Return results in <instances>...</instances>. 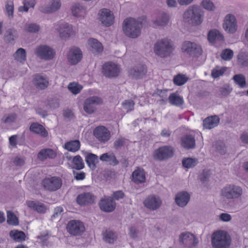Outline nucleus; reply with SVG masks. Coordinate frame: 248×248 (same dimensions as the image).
<instances>
[{"label":"nucleus","instance_id":"nucleus-57","mask_svg":"<svg viewBox=\"0 0 248 248\" xmlns=\"http://www.w3.org/2000/svg\"><path fill=\"white\" fill-rule=\"evenodd\" d=\"M217 152L221 154H224L226 152L225 145L221 142H217L215 144Z\"/></svg>","mask_w":248,"mask_h":248},{"label":"nucleus","instance_id":"nucleus-6","mask_svg":"<svg viewBox=\"0 0 248 248\" xmlns=\"http://www.w3.org/2000/svg\"><path fill=\"white\" fill-rule=\"evenodd\" d=\"M173 153L172 147L169 145L163 146L155 150L153 157L156 160L163 161L171 157Z\"/></svg>","mask_w":248,"mask_h":248},{"label":"nucleus","instance_id":"nucleus-52","mask_svg":"<svg viewBox=\"0 0 248 248\" xmlns=\"http://www.w3.org/2000/svg\"><path fill=\"white\" fill-rule=\"evenodd\" d=\"M16 119V115L15 113H12L3 116L1 120L4 123H11L14 122Z\"/></svg>","mask_w":248,"mask_h":248},{"label":"nucleus","instance_id":"nucleus-61","mask_svg":"<svg viewBox=\"0 0 248 248\" xmlns=\"http://www.w3.org/2000/svg\"><path fill=\"white\" fill-rule=\"evenodd\" d=\"M188 78H173L174 84L177 86H181L186 83Z\"/></svg>","mask_w":248,"mask_h":248},{"label":"nucleus","instance_id":"nucleus-62","mask_svg":"<svg viewBox=\"0 0 248 248\" xmlns=\"http://www.w3.org/2000/svg\"><path fill=\"white\" fill-rule=\"evenodd\" d=\"M234 83L239 85L241 88H244L246 86L245 78H233Z\"/></svg>","mask_w":248,"mask_h":248},{"label":"nucleus","instance_id":"nucleus-49","mask_svg":"<svg viewBox=\"0 0 248 248\" xmlns=\"http://www.w3.org/2000/svg\"><path fill=\"white\" fill-rule=\"evenodd\" d=\"M227 69L226 67L220 68L219 67H216L212 71L211 75L212 78H218L222 76L226 71Z\"/></svg>","mask_w":248,"mask_h":248},{"label":"nucleus","instance_id":"nucleus-7","mask_svg":"<svg viewBox=\"0 0 248 248\" xmlns=\"http://www.w3.org/2000/svg\"><path fill=\"white\" fill-rule=\"evenodd\" d=\"M55 27L62 39H67L74 34L73 26L67 23L62 21L58 22L55 24Z\"/></svg>","mask_w":248,"mask_h":248},{"label":"nucleus","instance_id":"nucleus-22","mask_svg":"<svg viewBox=\"0 0 248 248\" xmlns=\"http://www.w3.org/2000/svg\"><path fill=\"white\" fill-rule=\"evenodd\" d=\"M88 45L90 51L95 55H97L103 51V46L97 39L90 38L88 40Z\"/></svg>","mask_w":248,"mask_h":248},{"label":"nucleus","instance_id":"nucleus-29","mask_svg":"<svg viewBox=\"0 0 248 248\" xmlns=\"http://www.w3.org/2000/svg\"><path fill=\"white\" fill-rule=\"evenodd\" d=\"M94 197L91 193H84L78 195V204L87 205L94 202Z\"/></svg>","mask_w":248,"mask_h":248},{"label":"nucleus","instance_id":"nucleus-38","mask_svg":"<svg viewBox=\"0 0 248 248\" xmlns=\"http://www.w3.org/2000/svg\"><path fill=\"white\" fill-rule=\"evenodd\" d=\"M86 161L89 167L94 170L96 167V163L98 162V156L94 154H90L87 155Z\"/></svg>","mask_w":248,"mask_h":248},{"label":"nucleus","instance_id":"nucleus-45","mask_svg":"<svg viewBox=\"0 0 248 248\" xmlns=\"http://www.w3.org/2000/svg\"><path fill=\"white\" fill-rule=\"evenodd\" d=\"M24 29L28 32L36 33L40 30V27L36 23H27L25 25Z\"/></svg>","mask_w":248,"mask_h":248},{"label":"nucleus","instance_id":"nucleus-5","mask_svg":"<svg viewBox=\"0 0 248 248\" xmlns=\"http://www.w3.org/2000/svg\"><path fill=\"white\" fill-rule=\"evenodd\" d=\"M243 194V189L239 186L229 184L223 187L220 191V196L228 200L237 199Z\"/></svg>","mask_w":248,"mask_h":248},{"label":"nucleus","instance_id":"nucleus-64","mask_svg":"<svg viewBox=\"0 0 248 248\" xmlns=\"http://www.w3.org/2000/svg\"><path fill=\"white\" fill-rule=\"evenodd\" d=\"M124 193L122 191H117L113 194L114 198L116 200L122 199L124 197Z\"/></svg>","mask_w":248,"mask_h":248},{"label":"nucleus","instance_id":"nucleus-12","mask_svg":"<svg viewBox=\"0 0 248 248\" xmlns=\"http://www.w3.org/2000/svg\"><path fill=\"white\" fill-rule=\"evenodd\" d=\"M93 135L102 143L108 142L111 138L110 131L104 126H98L93 130Z\"/></svg>","mask_w":248,"mask_h":248},{"label":"nucleus","instance_id":"nucleus-46","mask_svg":"<svg viewBox=\"0 0 248 248\" xmlns=\"http://www.w3.org/2000/svg\"><path fill=\"white\" fill-rule=\"evenodd\" d=\"M64 148L67 150L75 152L78 151V140L67 142L64 144Z\"/></svg>","mask_w":248,"mask_h":248},{"label":"nucleus","instance_id":"nucleus-36","mask_svg":"<svg viewBox=\"0 0 248 248\" xmlns=\"http://www.w3.org/2000/svg\"><path fill=\"white\" fill-rule=\"evenodd\" d=\"M170 103L176 106H180L184 104V100L182 97L176 93H171L168 97Z\"/></svg>","mask_w":248,"mask_h":248},{"label":"nucleus","instance_id":"nucleus-47","mask_svg":"<svg viewBox=\"0 0 248 248\" xmlns=\"http://www.w3.org/2000/svg\"><path fill=\"white\" fill-rule=\"evenodd\" d=\"M233 56V51L230 48H226L223 50L221 53L220 57L225 61L231 60Z\"/></svg>","mask_w":248,"mask_h":248},{"label":"nucleus","instance_id":"nucleus-17","mask_svg":"<svg viewBox=\"0 0 248 248\" xmlns=\"http://www.w3.org/2000/svg\"><path fill=\"white\" fill-rule=\"evenodd\" d=\"M162 204L161 199L155 195H151L147 197L143 202L144 205L151 210H155L158 209Z\"/></svg>","mask_w":248,"mask_h":248},{"label":"nucleus","instance_id":"nucleus-33","mask_svg":"<svg viewBox=\"0 0 248 248\" xmlns=\"http://www.w3.org/2000/svg\"><path fill=\"white\" fill-rule=\"evenodd\" d=\"M5 12L9 19L14 17V3L13 0H6L5 1Z\"/></svg>","mask_w":248,"mask_h":248},{"label":"nucleus","instance_id":"nucleus-15","mask_svg":"<svg viewBox=\"0 0 248 248\" xmlns=\"http://www.w3.org/2000/svg\"><path fill=\"white\" fill-rule=\"evenodd\" d=\"M99 15V21L106 27H109L113 24L114 16L113 14L109 9L106 8L101 9Z\"/></svg>","mask_w":248,"mask_h":248},{"label":"nucleus","instance_id":"nucleus-25","mask_svg":"<svg viewBox=\"0 0 248 248\" xmlns=\"http://www.w3.org/2000/svg\"><path fill=\"white\" fill-rule=\"evenodd\" d=\"M132 180L136 184H141L145 181V174L143 169H138L135 170L132 175Z\"/></svg>","mask_w":248,"mask_h":248},{"label":"nucleus","instance_id":"nucleus-37","mask_svg":"<svg viewBox=\"0 0 248 248\" xmlns=\"http://www.w3.org/2000/svg\"><path fill=\"white\" fill-rule=\"evenodd\" d=\"M67 59L68 62L73 65L76 64L78 63V48L74 47L72 48L68 55Z\"/></svg>","mask_w":248,"mask_h":248},{"label":"nucleus","instance_id":"nucleus-24","mask_svg":"<svg viewBox=\"0 0 248 248\" xmlns=\"http://www.w3.org/2000/svg\"><path fill=\"white\" fill-rule=\"evenodd\" d=\"M128 76L133 78L142 77L146 73V68L143 65H139L128 70Z\"/></svg>","mask_w":248,"mask_h":248},{"label":"nucleus","instance_id":"nucleus-13","mask_svg":"<svg viewBox=\"0 0 248 248\" xmlns=\"http://www.w3.org/2000/svg\"><path fill=\"white\" fill-rule=\"evenodd\" d=\"M104 75L108 78H115L120 72V66L111 62H106L103 66Z\"/></svg>","mask_w":248,"mask_h":248},{"label":"nucleus","instance_id":"nucleus-63","mask_svg":"<svg viewBox=\"0 0 248 248\" xmlns=\"http://www.w3.org/2000/svg\"><path fill=\"white\" fill-rule=\"evenodd\" d=\"M219 218L222 221L227 222L231 220V216L227 213H222L219 216Z\"/></svg>","mask_w":248,"mask_h":248},{"label":"nucleus","instance_id":"nucleus-9","mask_svg":"<svg viewBox=\"0 0 248 248\" xmlns=\"http://www.w3.org/2000/svg\"><path fill=\"white\" fill-rule=\"evenodd\" d=\"M182 49L183 52L192 57H198L202 53V49L200 46L190 41L184 42Z\"/></svg>","mask_w":248,"mask_h":248},{"label":"nucleus","instance_id":"nucleus-14","mask_svg":"<svg viewBox=\"0 0 248 248\" xmlns=\"http://www.w3.org/2000/svg\"><path fill=\"white\" fill-rule=\"evenodd\" d=\"M180 242L186 248L195 247L198 243V240L192 233L189 232H182L179 236Z\"/></svg>","mask_w":248,"mask_h":248},{"label":"nucleus","instance_id":"nucleus-4","mask_svg":"<svg viewBox=\"0 0 248 248\" xmlns=\"http://www.w3.org/2000/svg\"><path fill=\"white\" fill-rule=\"evenodd\" d=\"M173 50L172 42L168 39H162L157 41L154 45L155 54L162 58L170 55Z\"/></svg>","mask_w":248,"mask_h":248},{"label":"nucleus","instance_id":"nucleus-19","mask_svg":"<svg viewBox=\"0 0 248 248\" xmlns=\"http://www.w3.org/2000/svg\"><path fill=\"white\" fill-rule=\"evenodd\" d=\"M99 206L101 210L106 212H111L114 210L116 203L111 198L102 199L99 202Z\"/></svg>","mask_w":248,"mask_h":248},{"label":"nucleus","instance_id":"nucleus-8","mask_svg":"<svg viewBox=\"0 0 248 248\" xmlns=\"http://www.w3.org/2000/svg\"><path fill=\"white\" fill-rule=\"evenodd\" d=\"M103 100L100 97L93 96L87 98L84 103V111L89 114H92L96 111V106L103 104Z\"/></svg>","mask_w":248,"mask_h":248},{"label":"nucleus","instance_id":"nucleus-21","mask_svg":"<svg viewBox=\"0 0 248 248\" xmlns=\"http://www.w3.org/2000/svg\"><path fill=\"white\" fill-rule=\"evenodd\" d=\"M181 145L186 149L195 148L196 144L194 137L191 135L183 136L181 139Z\"/></svg>","mask_w":248,"mask_h":248},{"label":"nucleus","instance_id":"nucleus-3","mask_svg":"<svg viewBox=\"0 0 248 248\" xmlns=\"http://www.w3.org/2000/svg\"><path fill=\"white\" fill-rule=\"evenodd\" d=\"M211 243L214 248H229L231 239L226 232L220 230L213 233Z\"/></svg>","mask_w":248,"mask_h":248},{"label":"nucleus","instance_id":"nucleus-50","mask_svg":"<svg viewBox=\"0 0 248 248\" xmlns=\"http://www.w3.org/2000/svg\"><path fill=\"white\" fill-rule=\"evenodd\" d=\"M126 139L120 137L117 139L114 142V147L116 150H119L124 147L126 144Z\"/></svg>","mask_w":248,"mask_h":248},{"label":"nucleus","instance_id":"nucleus-44","mask_svg":"<svg viewBox=\"0 0 248 248\" xmlns=\"http://www.w3.org/2000/svg\"><path fill=\"white\" fill-rule=\"evenodd\" d=\"M7 223L12 225H17L18 224V220L17 217L13 212L11 211L7 212Z\"/></svg>","mask_w":248,"mask_h":248},{"label":"nucleus","instance_id":"nucleus-56","mask_svg":"<svg viewBox=\"0 0 248 248\" xmlns=\"http://www.w3.org/2000/svg\"><path fill=\"white\" fill-rule=\"evenodd\" d=\"M72 163L73 166H72V168L73 169V172L74 174V177L78 180V172L76 171L78 170V155L74 157L72 160Z\"/></svg>","mask_w":248,"mask_h":248},{"label":"nucleus","instance_id":"nucleus-20","mask_svg":"<svg viewBox=\"0 0 248 248\" xmlns=\"http://www.w3.org/2000/svg\"><path fill=\"white\" fill-rule=\"evenodd\" d=\"M190 200V195L186 191L180 192L175 196V202L180 207H185L188 203Z\"/></svg>","mask_w":248,"mask_h":248},{"label":"nucleus","instance_id":"nucleus-54","mask_svg":"<svg viewBox=\"0 0 248 248\" xmlns=\"http://www.w3.org/2000/svg\"><path fill=\"white\" fill-rule=\"evenodd\" d=\"M218 33V31L217 30H212L208 33V40L211 43H214L216 40V37Z\"/></svg>","mask_w":248,"mask_h":248},{"label":"nucleus","instance_id":"nucleus-58","mask_svg":"<svg viewBox=\"0 0 248 248\" xmlns=\"http://www.w3.org/2000/svg\"><path fill=\"white\" fill-rule=\"evenodd\" d=\"M232 89L229 85H226L220 89V93L223 96H227L232 92Z\"/></svg>","mask_w":248,"mask_h":248},{"label":"nucleus","instance_id":"nucleus-35","mask_svg":"<svg viewBox=\"0 0 248 248\" xmlns=\"http://www.w3.org/2000/svg\"><path fill=\"white\" fill-rule=\"evenodd\" d=\"M103 239L105 242L113 244L117 238V234L110 230H107L103 233Z\"/></svg>","mask_w":248,"mask_h":248},{"label":"nucleus","instance_id":"nucleus-10","mask_svg":"<svg viewBox=\"0 0 248 248\" xmlns=\"http://www.w3.org/2000/svg\"><path fill=\"white\" fill-rule=\"evenodd\" d=\"M35 53L39 58L47 61L52 60L55 55V51L46 45H40L37 46L35 49Z\"/></svg>","mask_w":248,"mask_h":248},{"label":"nucleus","instance_id":"nucleus-11","mask_svg":"<svg viewBox=\"0 0 248 248\" xmlns=\"http://www.w3.org/2000/svg\"><path fill=\"white\" fill-rule=\"evenodd\" d=\"M44 187L50 191H55L60 189L62 185V180L59 177L46 178L42 181Z\"/></svg>","mask_w":248,"mask_h":248},{"label":"nucleus","instance_id":"nucleus-27","mask_svg":"<svg viewBox=\"0 0 248 248\" xmlns=\"http://www.w3.org/2000/svg\"><path fill=\"white\" fill-rule=\"evenodd\" d=\"M30 130L31 132L38 134L43 137H46L48 135V132L42 124L37 123L31 124L30 127Z\"/></svg>","mask_w":248,"mask_h":248},{"label":"nucleus","instance_id":"nucleus-39","mask_svg":"<svg viewBox=\"0 0 248 248\" xmlns=\"http://www.w3.org/2000/svg\"><path fill=\"white\" fill-rule=\"evenodd\" d=\"M66 229L68 232L73 235L78 234V222L76 220L70 221L67 224Z\"/></svg>","mask_w":248,"mask_h":248},{"label":"nucleus","instance_id":"nucleus-41","mask_svg":"<svg viewBox=\"0 0 248 248\" xmlns=\"http://www.w3.org/2000/svg\"><path fill=\"white\" fill-rule=\"evenodd\" d=\"M10 235L15 241L17 242L23 241L25 238V233L21 231H11L10 232Z\"/></svg>","mask_w":248,"mask_h":248},{"label":"nucleus","instance_id":"nucleus-40","mask_svg":"<svg viewBox=\"0 0 248 248\" xmlns=\"http://www.w3.org/2000/svg\"><path fill=\"white\" fill-rule=\"evenodd\" d=\"M13 56L15 60L21 63L25 61L26 58L25 50L22 48H18Z\"/></svg>","mask_w":248,"mask_h":248},{"label":"nucleus","instance_id":"nucleus-59","mask_svg":"<svg viewBox=\"0 0 248 248\" xmlns=\"http://www.w3.org/2000/svg\"><path fill=\"white\" fill-rule=\"evenodd\" d=\"M68 88L69 91L74 94L78 93V83L76 82L70 83L68 86Z\"/></svg>","mask_w":248,"mask_h":248},{"label":"nucleus","instance_id":"nucleus-28","mask_svg":"<svg viewBox=\"0 0 248 248\" xmlns=\"http://www.w3.org/2000/svg\"><path fill=\"white\" fill-rule=\"evenodd\" d=\"M219 122V119L217 116H210L203 120V125L205 128L210 129L217 126Z\"/></svg>","mask_w":248,"mask_h":248},{"label":"nucleus","instance_id":"nucleus-2","mask_svg":"<svg viewBox=\"0 0 248 248\" xmlns=\"http://www.w3.org/2000/svg\"><path fill=\"white\" fill-rule=\"evenodd\" d=\"M141 27L140 22L130 17L124 21L123 30L126 36L129 38H136L140 35Z\"/></svg>","mask_w":248,"mask_h":248},{"label":"nucleus","instance_id":"nucleus-43","mask_svg":"<svg viewBox=\"0 0 248 248\" xmlns=\"http://www.w3.org/2000/svg\"><path fill=\"white\" fill-rule=\"evenodd\" d=\"M198 159L192 158H185L182 161V164L184 167L190 168L195 166L198 163Z\"/></svg>","mask_w":248,"mask_h":248},{"label":"nucleus","instance_id":"nucleus-60","mask_svg":"<svg viewBox=\"0 0 248 248\" xmlns=\"http://www.w3.org/2000/svg\"><path fill=\"white\" fill-rule=\"evenodd\" d=\"M25 163V159L24 158L16 156L14 160V163L15 165L17 166H21L24 165Z\"/></svg>","mask_w":248,"mask_h":248},{"label":"nucleus","instance_id":"nucleus-18","mask_svg":"<svg viewBox=\"0 0 248 248\" xmlns=\"http://www.w3.org/2000/svg\"><path fill=\"white\" fill-rule=\"evenodd\" d=\"M224 29L230 33H234L237 30L236 18L231 14L226 16L224 23L223 24Z\"/></svg>","mask_w":248,"mask_h":248},{"label":"nucleus","instance_id":"nucleus-23","mask_svg":"<svg viewBox=\"0 0 248 248\" xmlns=\"http://www.w3.org/2000/svg\"><path fill=\"white\" fill-rule=\"evenodd\" d=\"M169 16L165 13H162L157 16L155 19L152 20L154 27L164 26L168 24L169 21Z\"/></svg>","mask_w":248,"mask_h":248},{"label":"nucleus","instance_id":"nucleus-42","mask_svg":"<svg viewBox=\"0 0 248 248\" xmlns=\"http://www.w3.org/2000/svg\"><path fill=\"white\" fill-rule=\"evenodd\" d=\"M33 82L36 87L40 89H44L48 85V81L46 78H34Z\"/></svg>","mask_w":248,"mask_h":248},{"label":"nucleus","instance_id":"nucleus-31","mask_svg":"<svg viewBox=\"0 0 248 248\" xmlns=\"http://www.w3.org/2000/svg\"><path fill=\"white\" fill-rule=\"evenodd\" d=\"M18 34L16 30L13 28L8 29L4 35V40L8 43H13L17 37Z\"/></svg>","mask_w":248,"mask_h":248},{"label":"nucleus","instance_id":"nucleus-34","mask_svg":"<svg viewBox=\"0 0 248 248\" xmlns=\"http://www.w3.org/2000/svg\"><path fill=\"white\" fill-rule=\"evenodd\" d=\"M100 159L103 161L108 162L110 165L113 166L117 165L119 163V161L113 154H103L100 156Z\"/></svg>","mask_w":248,"mask_h":248},{"label":"nucleus","instance_id":"nucleus-1","mask_svg":"<svg viewBox=\"0 0 248 248\" xmlns=\"http://www.w3.org/2000/svg\"><path fill=\"white\" fill-rule=\"evenodd\" d=\"M204 16V11L199 6H190L184 13L183 18L186 22L193 26L200 25Z\"/></svg>","mask_w":248,"mask_h":248},{"label":"nucleus","instance_id":"nucleus-48","mask_svg":"<svg viewBox=\"0 0 248 248\" xmlns=\"http://www.w3.org/2000/svg\"><path fill=\"white\" fill-rule=\"evenodd\" d=\"M201 5L205 9L209 11H213L216 9L215 5L210 0H203Z\"/></svg>","mask_w":248,"mask_h":248},{"label":"nucleus","instance_id":"nucleus-51","mask_svg":"<svg viewBox=\"0 0 248 248\" xmlns=\"http://www.w3.org/2000/svg\"><path fill=\"white\" fill-rule=\"evenodd\" d=\"M238 61L243 66H247L248 65V58L244 53H241L238 54Z\"/></svg>","mask_w":248,"mask_h":248},{"label":"nucleus","instance_id":"nucleus-16","mask_svg":"<svg viewBox=\"0 0 248 248\" xmlns=\"http://www.w3.org/2000/svg\"><path fill=\"white\" fill-rule=\"evenodd\" d=\"M61 5V0H49L48 5L40 6L39 10L44 14H51L58 11Z\"/></svg>","mask_w":248,"mask_h":248},{"label":"nucleus","instance_id":"nucleus-55","mask_svg":"<svg viewBox=\"0 0 248 248\" xmlns=\"http://www.w3.org/2000/svg\"><path fill=\"white\" fill-rule=\"evenodd\" d=\"M139 233V230L134 226H131L129 228L128 234L132 239H135L138 236Z\"/></svg>","mask_w":248,"mask_h":248},{"label":"nucleus","instance_id":"nucleus-53","mask_svg":"<svg viewBox=\"0 0 248 248\" xmlns=\"http://www.w3.org/2000/svg\"><path fill=\"white\" fill-rule=\"evenodd\" d=\"M123 108L127 110V111L133 109L134 103L132 100H126L122 103Z\"/></svg>","mask_w":248,"mask_h":248},{"label":"nucleus","instance_id":"nucleus-30","mask_svg":"<svg viewBox=\"0 0 248 248\" xmlns=\"http://www.w3.org/2000/svg\"><path fill=\"white\" fill-rule=\"evenodd\" d=\"M56 155V153L51 149H45L41 150L38 154V158L42 161L47 158H53Z\"/></svg>","mask_w":248,"mask_h":248},{"label":"nucleus","instance_id":"nucleus-26","mask_svg":"<svg viewBox=\"0 0 248 248\" xmlns=\"http://www.w3.org/2000/svg\"><path fill=\"white\" fill-rule=\"evenodd\" d=\"M27 206L31 209L39 213L44 214L46 212V208L44 204L38 202L27 201Z\"/></svg>","mask_w":248,"mask_h":248},{"label":"nucleus","instance_id":"nucleus-32","mask_svg":"<svg viewBox=\"0 0 248 248\" xmlns=\"http://www.w3.org/2000/svg\"><path fill=\"white\" fill-rule=\"evenodd\" d=\"M168 90H156L153 94V97L159 96L161 98L160 99L158 100L157 101L159 102L160 104H165L167 103L168 100Z\"/></svg>","mask_w":248,"mask_h":248}]
</instances>
